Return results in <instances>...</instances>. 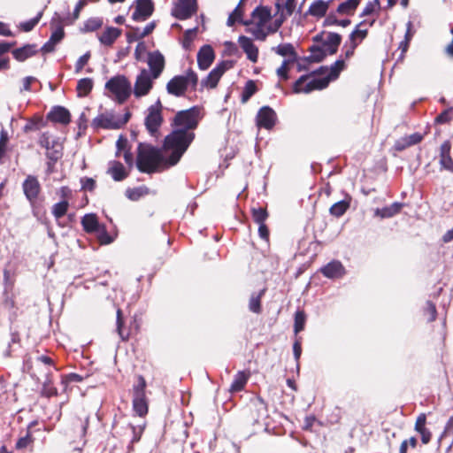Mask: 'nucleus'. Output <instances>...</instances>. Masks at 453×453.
<instances>
[{
	"mask_svg": "<svg viewBox=\"0 0 453 453\" xmlns=\"http://www.w3.org/2000/svg\"><path fill=\"white\" fill-rule=\"evenodd\" d=\"M306 317L303 311H296L295 315L294 330L296 334L303 331L304 328Z\"/></svg>",
	"mask_w": 453,
	"mask_h": 453,
	"instance_id": "obj_45",
	"label": "nucleus"
},
{
	"mask_svg": "<svg viewBox=\"0 0 453 453\" xmlns=\"http://www.w3.org/2000/svg\"><path fill=\"white\" fill-rule=\"evenodd\" d=\"M357 42H352L350 41L349 42H346L344 44L343 50H345L344 54L347 58H350L354 54L355 49L357 48Z\"/></svg>",
	"mask_w": 453,
	"mask_h": 453,
	"instance_id": "obj_63",
	"label": "nucleus"
},
{
	"mask_svg": "<svg viewBox=\"0 0 453 453\" xmlns=\"http://www.w3.org/2000/svg\"><path fill=\"white\" fill-rule=\"evenodd\" d=\"M38 142L42 148L46 149L47 150H50L51 142L49 133L41 134Z\"/></svg>",
	"mask_w": 453,
	"mask_h": 453,
	"instance_id": "obj_61",
	"label": "nucleus"
},
{
	"mask_svg": "<svg viewBox=\"0 0 453 453\" xmlns=\"http://www.w3.org/2000/svg\"><path fill=\"white\" fill-rule=\"evenodd\" d=\"M426 415L420 413L416 419L414 430L420 434L423 444L429 443L432 439V433L426 427Z\"/></svg>",
	"mask_w": 453,
	"mask_h": 453,
	"instance_id": "obj_19",
	"label": "nucleus"
},
{
	"mask_svg": "<svg viewBox=\"0 0 453 453\" xmlns=\"http://www.w3.org/2000/svg\"><path fill=\"white\" fill-rule=\"evenodd\" d=\"M296 8V0H286L284 4H281V17L286 18L293 14Z\"/></svg>",
	"mask_w": 453,
	"mask_h": 453,
	"instance_id": "obj_51",
	"label": "nucleus"
},
{
	"mask_svg": "<svg viewBox=\"0 0 453 453\" xmlns=\"http://www.w3.org/2000/svg\"><path fill=\"white\" fill-rule=\"evenodd\" d=\"M42 395L46 397H51L58 395V389L51 384L50 380H47L43 383Z\"/></svg>",
	"mask_w": 453,
	"mask_h": 453,
	"instance_id": "obj_49",
	"label": "nucleus"
},
{
	"mask_svg": "<svg viewBox=\"0 0 453 453\" xmlns=\"http://www.w3.org/2000/svg\"><path fill=\"white\" fill-rule=\"evenodd\" d=\"M289 60H283L281 65L277 69V75L283 80H287L288 76V65L289 64Z\"/></svg>",
	"mask_w": 453,
	"mask_h": 453,
	"instance_id": "obj_62",
	"label": "nucleus"
},
{
	"mask_svg": "<svg viewBox=\"0 0 453 453\" xmlns=\"http://www.w3.org/2000/svg\"><path fill=\"white\" fill-rule=\"evenodd\" d=\"M219 80L216 78L211 72L207 75L206 79L202 81V85L213 88L217 86Z\"/></svg>",
	"mask_w": 453,
	"mask_h": 453,
	"instance_id": "obj_60",
	"label": "nucleus"
},
{
	"mask_svg": "<svg viewBox=\"0 0 453 453\" xmlns=\"http://www.w3.org/2000/svg\"><path fill=\"white\" fill-rule=\"evenodd\" d=\"M161 109L162 104L160 101L157 100L155 104L150 105L147 110L145 127L148 132L153 136L157 135L163 122Z\"/></svg>",
	"mask_w": 453,
	"mask_h": 453,
	"instance_id": "obj_9",
	"label": "nucleus"
},
{
	"mask_svg": "<svg viewBox=\"0 0 453 453\" xmlns=\"http://www.w3.org/2000/svg\"><path fill=\"white\" fill-rule=\"evenodd\" d=\"M197 82L196 73L188 69L184 75H176L172 78L166 84V90L168 94L180 97L185 95L189 86L195 88Z\"/></svg>",
	"mask_w": 453,
	"mask_h": 453,
	"instance_id": "obj_5",
	"label": "nucleus"
},
{
	"mask_svg": "<svg viewBox=\"0 0 453 453\" xmlns=\"http://www.w3.org/2000/svg\"><path fill=\"white\" fill-rule=\"evenodd\" d=\"M145 424H140L137 426L130 425V428L133 433V437L131 440V443L138 442L142 437V434L144 431Z\"/></svg>",
	"mask_w": 453,
	"mask_h": 453,
	"instance_id": "obj_52",
	"label": "nucleus"
},
{
	"mask_svg": "<svg viewBox=\"0 0 453 453\" xmlns=\"http://www.w3.org/2000/svg\"><path fill=\"white\" fill-rule=\"evenodd\" d=\"M104 88L110 93L109 96L119 104L126 103L132 95V84L123 74L115 75L108 80Z\"/></svg>",
	"mask_w": 453,
	"mask_h": 453,
	"instance_id": "obj_4",
	"label": "nucleus"
},
{
	"mask_svg": "<svg viewBox=\"0 0 453 453\" xmlns=\"http://www.w3.org/2000/svg\"><path fill=\"white\" fill-rule=\"evenodd\" d=\"M121 29L114 27H107L104 31L98 35L101 44L111 47L115 41L121 35Z\"/></svg>",
	"mask_w": 453,
	"mask_h": 453,
	"instance_id": "obj_21",
	"label": "nucleus"
},
{
	"mask_svg": "<svg viewBox=\"0 0 453 453\" xmlns=\"http://www.w3.org/2000/svg\"><path fill=\"white\" fill-rule=\"evenodd\" d=\"M130 116L129 111H127L124 115H117L112 111H107L97 115L92 120L91 125L96 129H119L128 122Z\"/></svg>",
	"mask_w": 453,
	"mask_h": 453,
	"instance_id": "obj_6",
	"label": "nucleus"
},
{
	"mask_svg": "<svg viewBox=\"0 0 453 453\" xmlns=\"http://www.w3.org/2000/svg\"><path fill=\"white\" fill-rule=\"evenodd\" d=\"M257 92V86L254 81L250 80L246 82L242 92V102L246 103Z\"/></svg>",
	"mask_w": 453,
	"mask_h": 453,
	"instance_id": "obj_42",
	"label": "nucleus"
},
{
	"mask_svg": "<svg viewBox=\"0 0 453 453\" xmlns=\"http://www.w3.org/2000/svg\"><path fill=\"white\" fill-rule=\"evenodd\" d=\"M240 5H241V2L234 8V10L229 14L227 20H226V25L228 27L234 26V23L237 21H240V22L242 21V12L240 9Z\"/></svg>",
	"mask_w": 453,
	"mask_h": 453,
	"instance_id": "obj_46",
	"label": "nucleus"
},
{
	"mask_svg": "<svg viewBox=\"0 0 453 453\" xmlns=\"http://www.w3.org/2000/svg\"><path fill=\"white\" fill-rule=\"evenodd\" d=\"M403 207V203L399 202H395L389 206H385L381 209H377L375 211V215L379 216L382 219L391 218L396 214H398L401 209Z\"/></svg>",
	"mask_w": 453,
	"mask_h": 453,
	"instance_id": "obj_27",
	"label": "nucleus"
},
{
	"mask_svg": "<svg viewBox=\"0 0 453 453\" xmlns=\"http://www.w3.org/2000/svg\"><path fill=\"white\" fill-rule=\"evenodd\" d=\"M238 42L247 55L248 59L252 63H257L258 58V49L254 44L253 41L245 35H241L238 38Z\"/></svg>",
	"mask_w": 453,
	"mask_h": 453,
	"instance_id": "obj_17",
	"label": "nucleus"
},
{
	"mask_svg": "<svg viewBox=\"0 0 453 453\" xmlns=\"http://www.w3.org/2000/svg\"><path fill=\"white\" fill-rule=\"evenodd\" d=\"M153 11L154 5L151 0H136L132 19L136 22L145 21L152 15Z\"/></svg>",
	"mask_w": 453,
	"mask_h": 453,
	"instance_id": "obj_13",
	"label": "nucleus"
},
{
	"mask_svg": "<svg viewBox=\"0 0 453 453\" xmlns=\"http://www.w3.org/2000/svg\"><path fill=\"white\" fill-rule=\"evenodd\" d=\"M147 52L146 44L143 42H138L134 50V58L138 61H143V57Z\"/></svg>",
	"mask_w": 453,
	"mask_h": 453,
	"instance_id": "obj_56",
	"label": "nucleus"
},
{
	"mask_svg": "<svg viewBox=\"0 0 453 453\" xmlns=\"http://www.w3.org/2000/svg\"><path fill=\"white\" fill-rule=\"evenodd\" d=\"M42 16V12H38V14L35 18L31 19L28 21H26V22L22 23L20 25L21 28L25 32L31 31L35 27V25L39 22V20L41 19Z\"/></svg>",
	"mask_w": 453,
	"mask_h": 453,
	"instance_id": "obj_54",
	"label": "nucleus"
},
{
	"mask_svg": "<svg viewBox=\"0 0 453 453\" xmlns=\"http://www.w3.org/2000/svg\"><path fill=\"white\" fill-rule=\"evenodd\" d=\"M364 22H360L349 35V40L352 42H361L367 35V29L362 28Z\"/></svg>",
	"mask_w": 453,
	"mask_h": 453,
	"instance_id": "obj_41",
	"label": "nucleus"
},
{
	"mask_svg": "<svg viewBox=\"0 0 453 453\" xmlns=\"http://www.w3.org/2000/svg\"><path fill=\"white\" fill-rule=\"evenodd\" d=\"M33 441V439L31 437V434L27 433L25 436L20 437L17 442H16V449H26L28 445H30Z\"/></svg>",
	"mask_w": 453,
	"mask_h": 453,
	"instance_id": "obj_58",
	"label": "nucleus"
},
{
	"mask_svg": "<svg viewBox=\"0 0 453 453\" xmlns=\"http://www.w3.org/2000/svg\"><path fill=\"white\" fill-rule=\"evenodd\" d=\"M201 119V110L197 106L180 111L175 114L171 124L173 130L165 136L164 142L165 151L171 150V155L167 158L170 165H175L180 161L194 141V130Z\"/></svg>",
	"mask_w": 453,
	"mask_h": 453,
	"instance_id": "obj_1",
	"label": "nucleus"
},
{
	"mask_svg": "<svg viewBox=\"0 0 453 453\" xmlns=\"http://www.w3.org/2000/svg\"><path fill=\"white\" fill-rule=\"evenodd\" d=\"M133 410L140 417H143L148 413L146 395L133 396Z\"/></svg>",
	"mask_w": 453,
	"mask_h": 453,
	"instance_id": "obj_32",
	"label": "nucleus"
},
{
	"mask_svg": "<svg viewBox=\"0 0 453 453\" xmlns=\"http://www.w3.org/2000/svg\"><path fill=\"white\" fill-rule=\"evenodd\" d=\"M333 2V0L324 1V0H315L313 1L308 11L307 14L316 17V18H322L326 15L330 4Z\"/></svg>",
	"mask_w": 453,
	"mask_h": 453,
	"instance_id": "obj_24",
	"label": "nucleus"
},
{
	"mask_svg": "<svg viewBox=\"0 0 453 453\" xmlns=\"http://www.w3.org/2000/svg\"><path fill=\"white\" fill-rule=\"evenodd\" d=\"M95 234H96L101 244H109L112 242L111 237L107 233L106 228L104 225H102Z\"/></svg>",
	"mask_w": 453,
	"mask_h": 453,
	"instance_id": "obj_50",
	"label": "nucleus"
},
{
	"mask_svg": "<svg viewBox=\"0 0 453 453\" xmlns=\"http://www.w3.org/2000/svg\"><path fill=\"white\" fill-rule=\"evenodd\" d=\"M37 52L38 49L36 44H26L20 48L13 50L12 56L17 61L23 62L35 56Z\"/></svg>",
	"mask_w": 453,
	"mask_h": 453,
	"instance_id": "obj_23",
	"label": "nucleus"
},
{
	"mask_svg": "<svg viewBox=\"0 0 453 453\" xmlns=\"http://www.w3.org/2000/svg\"><path fill=\"white\" fill-rule=\"evenodd\" d=\"M45 121L41 116H34L27 119L26 125L23 127L24 133L38 131L45 126Z\"/></svg>",
	"mask_w": 453,
	"mask_h": 453,
	"instance_id": "obj_34",
	"label": "nucleus"
},
{
	"mask_svg": "<svg viewBox=\"0 0 453 453\" xmlns=\"http://www.w3.org/2000/svg\"><path fill=\"white\" fill-rule=\"evenodd\" d=\"M89 58H90V53L89 52H86L85 54H83L82 56H81L78 58V60L76 61V64H75V73H79L80 72H81L83 67L88 62Z\"/></svg>",
	"mask_w": 453,
	"mask_h": 453,
	"instance_id": "obj_57",
	"label": "nucleus"
},
{
	"mask_svg": "<svg viewBox=\"0 0 453 453\" xmlns=\"http://www.w3.org/2000/svg\"><path fill=\"white\" fill-rule=\"evenodd\" d=\"M93 88V80L83 78L78 81L76 90L79 97L87 96Z\"/></svg>",
	"mask_w": 453,
	"mask_h": 453,
	"instance_id": "obj_35",
	"label": "nucleus"
},
{
	"mask_svg": "<svg viewBox=\"0 0 453 453\" xmlns=\"http://www.w3.org/2000/svg\"><path fill=\"white\" fill-rule=\"evenodd\" d=\"M341 42L342 36L339 34L326 32L322 46L326 49L329 55H334L337 52Z\"/></svg>",
	"mask_w": 453,
	"mask_h": 453,
	"instance_id": "obj_22",
	"label": "nucleus"
},
{
	"mask_svg": "<svg viewBox=\"0 0 453 453\" xmlns=\"http://www.w3.org/2000/svg\"><path fill=\"white\" fill-rule=\"evenodd\" d=\"M350 200L351 198L348 196L343 200L334 203L329 209L330 214L337 218L342 217L349 208Z\"/></svg>",
	"mask_w": 453,
	"mask_h": 453,
	"instance_id": "obj_29",
	"label": "nucleus"
},
{
	"mask_svg": "<svg viewBox=\"0 0 453 453\" xmlns=\"http://www.w3.org/2000/svg\"><path fill=\"white\" fill-rule=\"evenodd\" d=\"M117 332L120 338L125 341L128 338V334H124V331L122 329L123 326V319H122V311L120 309H118L117 311Z\"/></svg>",
	"mask_w": 453,
	"mask_h": 453,
	"instance_id": "obj_55",
	"label": "nucleus"
},
{
	"mask_svg": "<svg viewBox=\"0 0 453 453\" xmlns=\"http://www.w3.org/2000/svg\"><path fill=\"white\" fill-rule=\"evenodd\" d=\"M215 58L212 47L209 44L202 46L197 53V64L201 70L210 67Z\"/></svg>",
	"mask_w": 453,
	"mask_h": 453,
	"instance_id": "obj_15",
	"label": "nucleus"
},
{
	"mask_svg": "<svg viewBox=\"0 0 453 453\" xmlns=\"http://www.w3.org/2000/svg\"><path fill=\"white\" fill-rule=\"evenodd\" d=\"M104 24L103 19L99 17H94L87 19L81 29L84 33L94 32L99 29Z\"/></svg>",
	"mask_w": 453,
	"mask_h": 453,
	"instance_id": "obj_39",
	"label": "nucleus"
},
{
	"mask_svg": "<svg viewBox=\"0 0 453 453\" xmlns=\"http://www.w3.org/2000/svg\"><path fill=\"white\" fill-rule=\"evenodd\" d=\"M69 203L67 200L60 201L52 206L51 212L54 218L58 220L61 219L68 211Z\"/></svg>",
	"mask_w": 453,
	"mask_h": 453,
	"instance_id": "obj_40",
	"label": "nucleus"
},
{
	"mask_svg": "<svg viewBox=\"0 0 453 453\" xmlns=\"http://www.w3.org/2000/svg\"><path fill=\"white\" fill-rule=\"evenodd\" d=\"M156 80L157 79L152 78V76L149 74L146 68L141 69L135 78L134 87H132V94H134L135 98L148 96L153 88Z\"/></svg>",
	"mask_w": 453,
	"mask_h": 453,
	"instance_id": "obj_7",
	"label": "nucleus"
},
{
	"mask_svg": "<svg viewBox=\"0 0 453 453\" xmlns=\"http://www.w3.org/2000/svg\"><path fill=\"white\" fill-rule=\"evenodd\" d=\"M22 190L32 208L35 207L42 192V186L35 175H27L22 182Z\"/></svg>",
	"mask_w": 453,
	"mask_h": 453,
	"instance_id": "obj_10",
	"label": "nucleus"
},
{
	"mask_svg": "<svg viewBox=\"0 0 453 453\" xmlns=\"http://www.w3.org/2000/svg\"><path fill=\"white\" fill-rule=\"evenodd\" d=\"M251 211H252L253 220L257 224L265 223L268 218V213L265 208H262V207L253 208L251 210Z\"/></svg>",
	"mask_w": 453,
	"mask_h": 453,
	"instance_id": "obj_44",
	"label": "nucleus"
},
{
	"mask_svg": "<svg viewBox=\"0 0 453 453\" xmlns=\"http://www.w3.org/2000/svg\"><path fill=\"white\" fill-rule=\"evenodd\" d=\"M48 119L55 123L66 125L71 121V114L63 106H54L47 115Z\"/></svg>",
	"mask_w": 453,
	"mask_h": 453,
	"instance_id": "obj_18",
	"label": "nucleus"
},
{
	"mask_svg": "<svg viewBox=\"0 0 453 453\" xmlns=\"http://www.w3.org/2000/svg\"><path fill=\"white\" fill-rule=\"evenodd\" d=\"M423 140V135L419 133H414L406 138V145H415L419 143Z\"/></svg>",
	"mask_w": 453,
	"mask_h": 453,
	"instance_id": "obj_64",
	"label": "nucleus"
},
{
	"mask_svg": "<svg viewBox=\"0 0 453 453\" xmlns=\"http://www.w3.org/2000/svg\"><path fill=\"white\" fill-rule=\"evenodd\" d=\"M250 373H246L244 372H238L233 380V382L230 386L231 392H239L242 390L249 380Z\"/></svg>",
	"mask_w": 453,
	"mask_h": 453,
	"instance_id": "obj_30",
	"label": "nucleus"
},
{
	"mask_svg": "<svg viewBox=\"0 0 453 453\" xmlns=\"http://www.w3.org/2000/svg\"><path fill=\"white\" fill-rule=\"evenodd\" d=\"M361 0H346L341 3L337 7V12L340 14H351L357 9Z\"/></svg>",
	"mask_w": 453,
	"mask_h": 453,
	"instance_id": "obj_37",
	"label": "nucleus"
},
{
	"mask_svg": "<svg viewBox=\"0 0 453 453\" xmlns=\"http://www.w3.org/2000/svg\"><path fill=\"white\" fill-rule=\"evenodd\" d=\"M107 173L110 174L115 181H122L128 176V172L119 161H111L109 163Z\"/></svg>",
	"mask_w": 453,
	"mask_h": 453,
	"instance_id": "obj_25",
	"label": "nucleus"
},
{
	"mask_svg": "<svg viewBox=\"0 0 453 453\" xmlns=\"http://www.w3.org/2000/svg\"><path fill=\"white\" fill-rule=\"evenodd\" d=\"M145 388H146V381H145L144 378L142 375H140V376H138L137 384H135L134 386L133 396L146 395Z\"/></svg>",
	"mask_w": 453,
	"mask_h": 453,
	"instance_id": "obj_48",
	"label": "nucleus"
},
{
	"mask_svg": "<svg viewBox=\"0 0 453 453\" xmlns=\"http://www.w3.org/2000/svg\"><path fill=\"white\" fill-rule=\"evenodd\" d=\"M310 52H311V55L308 56L306 58V59L309 62H314V63L321 62L327 55H329L327 53L326 49H325L322 45L321 46L312 45L310 48Z\"/></svg>",
	"mask_w": 453,
	"mask_h": 453,
	"instance_id": "obj_31",
	"label": "nucleus"
},
{
	"mask_svg": "<svg viewBox=\"0 0 453 453\" xmlns=\"http://www.w3.org/2000/svg\"><path fill=\"white\" fill-rule=\"evenodd\" d=\"M350 24V20L348 19L339 20L334 14H329L326 17L324 20V26H341L343 27H348Z\"/></svg>",
	"mask_w": 453,
	"mask_h": 453,
	"instance_id": "obj_43",
	"label": "nucleus"
},
{
	"mask_svg": "<svg viewBox=\"0 0 453 453\" xmlns=\"http://www.w3.org/2000/svg\"><path fill=\"white\" fill-rule=\"evenodd\" d=\"M265 289L260 290L258 293H253L250 298L249 309L254 313L261 312V298L265 295Z\"/></svg>",
	"mask_w": 453,
	"mask_h": 453,
	"instance_id": "obj_36",
	"label": "nucleus"
},
{
	"mask_svg": "<svg viewBox=\"0 0 453 453\" xmlns=\"http://www.w3.org/2000/svg\"><path fill=\"white\" fill-rule=\"evenodd\" d=\"M164 153L160 150L149 144L139 143L137 149L136 167L141 173H155L161 163H165L171 166L167 162V158L171 155V150L165 151L163 147Z\"/></svg>",
	"mask_w": 453,
	"mask_h": 453,
	"instance_id": "obj_3",
	"label": "nucleus"
},
{
	"mask_svg": "<svg viewBox=\"0 0 453 453\" xmlns=\"http://www.w3.org/2000/svg\"><path fill=\"white\" fill-rule=\"evenodd\" d=\"M345 63L342 59L336 60L329 69V73L326 77L318 78L311 75H302L294 83L295 93H310L313 90H321L326 88L331 81L336 80L340 73L344 69Z\"/></svg>",
	"mask_w": 453,
	"mask_h": 453,
	"instance_id": "obj_2",
	"label": "nucleus"
},
{
	"mask_svg": "<svg viewBox=\"0 0 453 453\" xmlns=\"http://www.w3.org/2000/svg\"><path fill=\"white\" fill-rule=\"evenodd\" d=\"M148 73L152 78L158 79L165 69V58L158 50L147 54Z\"/></svg>",
	"mask_w": 453,
	"mask_h": 453,
	"instance_id": "obj_11",
	"label": "nucleus"
},
{
	"mask_svg": "<svg viewBox=\"0 0 453 453\" xmlns=\"http://www.w3.org/2000/svg\"><path fill=\"white\" fill-rule=\"evenodd\" d=\"M277 122L275 111L269 106H263L256 116V123L258 128L271 130Z\"/></svg>",
	"mask_w": 453,
	"mask_h": 453,
	"instance_id": "obj_12",
	"label": "nucleus"
},
{
	"mask_svg": "<svg viewBox=\"0 0 453 453\" xmlns=\"http://www.w3.org/2000/svg\"><path fill=\"white\" fill-rule=\"evenodd\" d=\"M321 273L328 279L342 278L345 273V268L341 261L333 260L320 269Z\"/></svg>",
	"mask_w": 453,
	"mask_h": 453,
	"instance_id": "obj_14",
	"label": "nucleus"
},
{
	"mask_svg": "<svg viewBox=\"0 0 453 453\" xmlns=\"http://www.w3.org/2000/svg\"><path fill=\"white\" fill-rule=\"evenodd\" d=\"M451 145L449 141H445L440 147L439 164L441 170H447L453 173V159L450 156Z\"/></svg>",
	"mask_w": 453,
	"mask_h": 453,
	"instance_id": "obj_16",
	"label": "nucleus"
},
{
	"mask_svg": "<svg viewBox=\"0 0 453 453\" xmlns=\"http://www.w3.org/2000/svg\"><path fill=\"white\" fill-rule=\"evenodd\" d=\"M252 18L255 20H257L260 25H263L269 21L271 19V13L270 11L265 7H257L252 12Z\"/></svg>",
	"mask_w": 453,
	"mask_h": 453,
	"instance_id": "obj_38",
	"label": "nucleus"
},
{
	"mask_svg": "<svg viewBox=\"0 0 453 453\" xmlns=\"http://www.w3.org/2000/svg\"><path fill=\"white\" fill-rule=\"evenodd\" d=\"M452 118V108H449L444 110L435 118V122L437 124H446L449 123Z\"/></svg>",
	"mask_w": 453,
	"mask_h": 453,
	"instance_id": "obj_53",
	"label": "nucleus"
},
{
	"mask_svg": "<svg viewBox=\"0 0 453 453\" xmlns=\"http://www.w3.org/2000/svg\"><path fill=\"white\" fill-rule=\"evenodd\" d=\"M65 32L61 25H59L51 34L50 39L42 45L41 51L50 53L55 50V46L62 41Z\"/></svg>",
	"mask_w": 453,
	"mask_h": 453,
	"instance_id": "obj_20",
	"label": "nucleus"
},
{
	"mask_svg": "<svg viewBox=\"0 0 453 453\" xmlns=\"http://www.w3.org/2000/svg\"><path fill=\"white\" fill-rule=\"evenodd\" d=\"M81 225L85 232L94 234L102 226L97 219V217L94 213L86 214L81 219Z\"/></svg>",
	"mask_w": 453,
	"mask_h": 453,
	"instance_id": "obj_26",
	"label": "nucleus"
},
{
	"mask_svg": "<svg viewBox=\"0 0 453 453\" xmlns=\"http://www.w3.org/2000/svg\"><path fill=\"white\" fill-rule=\"evenodd\" d=\"M125 194L129 200L138 201L141 197L150 194V190L148 187L142 185L133 188H127Z\"/></svg>",
	"mask_w": 453,
	"mask_h": 453,
	"instance_id": "obj_33",
	"label": "nucleus"
},
{
	"mask_svg": "<svg viewBox=\"0 0 453 453\" xmlns=\"http://www.w3.org/2000/svg\"><path fill=\"white\" fill-rule=\"evenodd\" d=\"M197 10L196 0H177L173 3L171 14L179 20H186L195 15Z\"/></svg>",
	"mask_w": 453,
	"mask_h": 453,
	"instance_id": "obj_8",
	"label": "nucleus"
},
{
	"mask_svg": "<svg viewBox=\"0 0 453 453\" xmlns=\"http://www.w3.org/2000/svg\"><path fill=\"white\" fill-rule=\"evenodd\" d=\"M276 54L282 57H289L288 60L290 63L294 62L296 58V53L294 46L291 43L280 44L272 49Z\"/></svg>",
	"mask_w": 453,
	"mask_h": 453,
	"instance_id": "obj_28",
	"label": "nucleus"
},
{
	"mask_svg": "<svg viewBox=\"0 0 453 453\" xmlns=\"http://www.w3.org/2000/svg\"><path fill=\"white\" fill-rule=\"evenodd\" d=\"M127 38L128 42L138 41L143 38V36H142V29L139 27L133 28L132 31L127 34Z\"/></svg>",
	"mask_w": 453,
	"mask_h": 453,
	"instance_id": "obj_59",
	"label": "nucleus"
},
{
	"mask_svg": "<svg viewBox=\"0 0 453 453\" xmlns=\"http://www.w3.org/2000/svg\"><path fill=\"white\" fill-rule=\"evenodd\" d=\"M197 27H194L191 29H188L184 33L183 41H182V46L184 49L188 50L191 46V43L193 42V38L196 35L197 32Z\"/></svg>",
	"mask_w": 453,
	"mask_h": 453,
	"instance_id": "obj_47",
	"label": "nucleus"
}]
</instances>
